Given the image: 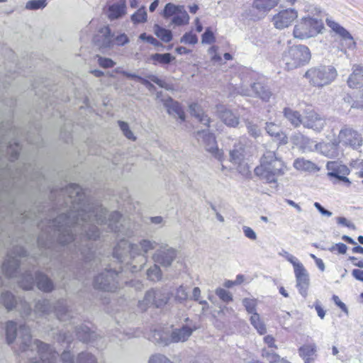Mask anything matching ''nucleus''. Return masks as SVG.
<instances>
[{"label": "nucleus", "instance_id": "29", "mask_svg": "<svg viewBox=\"0 0 363 363\" xmlns=\"http://www.w3.org/2000/svg\"><path fill=\"white\" fill-rule=\"evenodd\" d=\"M148 338L155 344L163 346L168 345L171 343L169 333L164 330L155 329L151 332Z\"/></svg>", "mask_w": 363, "mask_h": 363}, {"label": "nucleus", "instance_id": "33", "mask_svg": "<svg viewBox=\"0 0 363 363\" xmlns=\"http://www.w3.org/2000/svg\"><path fill=\"white\" fill-rule=\"evenodd\" d=\"M245 145L240 140L234 144V147L230 151V161L235 164H240L244 157Z\"/></svg>", "mask_w": 363, "mask_h": 363}, {"label": "nucleus", "instance_id": "49", "mask_svg": "<svg viewBox=\"0 0 363 363\" xmlns=\"http://www.w3.org/2000/svg\"><path fill=\"white\" fill-rule=\"evenodd\" d=\"M248 133L250 135L254 138H257L261 135V130L258 128V126L250 121H247L246 123Z\"/></svg>", "mask_w": 363, "mask_h": 363}, {"label": "nucleus", "instance_id": "47", "mask_svg": "<svg viewBox=\"0 0 363 363\" xmlns=\"http://www.w3.org/2000/svg\"><path fill=\"white\" fill-rule=\"evenodd\" d=\"M216 294L225 303H229L233 301L232 294L224 289H217L216 290Z\"/></svg>", "mask_w": 363, "mask_h": 363}, {"label": "nucleus", "instance_id": "28", "mask_svg": "<svg viewBox=\"0 0 363 363\" xmlns=\"http://www.w3.org/2000/svg\"><path fill=\"white\" fill-rule=\"evenodd\" d=\"M347 84L350 87L353 89L363 87V67L354 65L353 72L349 77Z\"/></svg>", "mask_w": 363, "mask_h": 363}, {"label": "nucleus", "instance_id": "57", "mask_svg": "<svg viewBox=\"0 0 363 363\" xmlns=\"http://www.w3.org/2000/svg\"><path fill=\"white\" fill-rule=\"evenodd\" d=\"M187 298L188 292L186 291V289L182 286H179L177 290L176 299L179 301H182L186 300Z\"/></svg>", "mask_w": 363, "mask_h": 363}, {"label": "nucleus", "instance_id": "45", "mask_svg": "<svg viewBox=\"0 0 363 363\" xmlns=\"http://www.w3.org/2000/svg\"><path fill=\"white\" fill-rule=\"evenodd\" d=\"M131 20L135 23H143L147 21V12L145 7L139 9L131 16Z\"/></svg>", "mask_w": 363, "mask_h": 363}, {"label": "nucleus", "instance_id": "31", "mask_svg": "<svg viewBox=\"0 0 363 363\" xmlns=\"http://www.w3.org/2000/svg\"><path fill=\"white\" fill-rule=\"evenodd\" d=\"M167 112L169 115L174 117H178L181 121H184L185 119V114L182 110L180 104L172 99H169L164 103Z\"/></svg>", "mask_w": 363, "mask_h": 363}, {"label": "nucleus", "instance_id": "10", "mask_svg": "<svg viewBox=\"0 0 363 363\" xmlns=\"http://www.w3.org/2000/svg\"><path fill=\"white\" fill-rule=\"evenodd\" d=\"M94 286L104 291H116L121 287L119 273L115 270L106 269L94 278Z\"/></svg>", "mask_w": 363, "mask_h": 363}, {"label": "nucleus", "instance_id": "9", "mask_svg": "<svg viewBox=\"0 0 363 363\" xmlns=\"http://www.w3.org/2000/svg\"><path fill=\"white\" fill-rule=\"evenodd\" d=\"M324 28L323 23L318 18L306 17L295 26L294 35L296 38L308 39L317 35Z\"/></svg>", "mask_w": 363, "mask_h": 363}, {"label": "nucleus", "instance_id": "7", "mask_svg": "<svg viewBox=\"0 0 363 363\" xmlns=\"http://www.w3.org/2000/svg\"><path fill=\"white\" fill-rule=\"evenodd\" d=\"M19 286L26 290L33 289L35 281L37 287L44 291L50 292L54 289L52 281L45 274L38 272L35 274V277L30 271L22 274L17 280Z\"/></svg>", "mask_w": 363, "mask_h": 363}, {"label": "nucleus", "instance_id": "48", "mask_svg": "<svg viewBox=\"0 0 363 363\" xmlns=\"http://www.w3.org/2000/svg\"><path fill=\"white\" fill-rule=\"evenodd\" d=\"M242 303L249 313L252 315L254 313H256V301L255 299L244 298Z\"/></svg>", "mask_w": 363, "mask_h": 363}, {"label": "nucleus", "instance_id": "59", "mask_svg": "<svg viewBox=\"0 0 363 363\" xmlns=\"http://www.w3.org/2000/svg\"><path fill=\"white\" fill-rule=\"evenodd\" d=\"M214 39L213 34L209 29H207L202 35L203 43L211 44L214 42Z\"/></svg>", "mask_w": 363, "mask_h": 363}, {"label": "nucleus", "instance_id": "36", "mask_svg": "<svg viewBox=\"0 0 363 363\" xmlns=\"http://www.w3.org/2000/svg\"><path fill=\"white\" fill-rule=\"evenodd\" d=\"M125 0L121 4H114L109 6L108 16L111 20L118 18L125 13Z\"/></svg>", "mask_w": 363, "mask_h": 363}, {"label": "nucleus", "instance_id": "25", "mask_svg": "<svg viewBox=\"0 0 363 363\" xmlns=\"http://www.w3.org/2000/svg\"><path fill=\"white\" fill-rule=\"evenodd\" d=\"M19 263L20 261L16 256L8 255L2 266L3 272L9 277H17L19 273Z\"/></svg>", "mask_w": 363, "mask_h": 363}, {"label": "nucleus", "instance_id": "35", "mask_svg": "<svg viewBox=\"0 0 363 363\" xmlns=\"http://www.w3.org/2000/svg\"><path fill=\"white\" fill-rule=\"evenodd\" d=\"M294 167L298 170L306 172H317L320 169L315 163L303 158L296 159L294 162Z\"/></svg>", "mask_w": 363, "mask_h": 363}, {"label": "nucleus", "instance_id": "14", "mask_svg": "<svg viewBox=\"0 0 363 363\" xmlns=\"http://www.w3.org/2000/svg\"><path fill=\"white\" fill-rule=\"evenodd\" d=\"M196 138L205 147L206 151L210 152L218 160L223 158V152L222 150L218 148L217 143L213 134L210 133L208 130H203L196 132Z\"/></svg>", "mask_w": 363, "mask_h": 363}, {"label": "nucleus", "instance_id": "38", "mask_svg": "<svg viewBox=\"0 0 363 363\" xmlns=\"http://www.w3.org/2000/svg\"><path fill=\"white\" fill-rule=\"evenodd\" d=\"M279 4V0H254L253 6L260 11H270Z\"/></svg>", "mask_w": 363, "mask_h": 363}, {"label": "nucleus", "instance_id": "2", "mask_svg": "<svg viewBox=\"0 0 363 363\" xmlns=\"http://www.w3.org/2000/svg\"><path fill=\"white\" fill-rule=\"evenodd\" d=\"M6 338L7 343L11 345L16 340L18 348L16 352L22 354L21 357H26L30 362L36 360L48 361L49 363H55L59 354L51 347L38 340H32L30 330L26 325H22L17 329L16 323L9 320L6 323Z\"/></svg>", "mask_w": 363, "mask_h": 363}, {"label": "nucleus", "instance_id": "5", "mask_svg": "<svg viewBox=\"0 0 363 363\" xmlns=\"http://www.w3.org/2000/svg\"><path fill=\"white\" fill-rule=\"evenodd\" d=\"M311 57L308 48L298 45L286 48L282 53L281 60L284 63L286 69L293 70L308 63Z\"/></svg>", "mask_w": 363, "mask_h": 363}, {"label": "nucleus", "instance_id": "13", "mask_svg": "<svg viewBox=\"0 0 363 363\" xmlns=\"http://www.w3.org/2000/svg\"><path fill=\"white\" fill-rule=\"evenodd\" d=\"M0 301L8 311L16 308L23 317L29 315L31 312V307L28 303L22 300L18 302L13 295L9 291L1 294Z\"/></svg>", "mask_w": 363, "mask_h": 363}, {"label": "nucleus", "instance_id": "12", "mask_svg": "<svg viewBox=\"0 0 363 363\" xmlns=\"http://www.w3.org/2000/svg\"><path fill=\"white\" fill-rule=\"evenodd\" d=\"M162 15L164 18L172 17L171 24L176 26L188 24L190 18L184 6L175 5L172 3L165 5Z\"/></svg>", "mask_w": 363, "mask_h": 363}, {"label": "nucleus", "instance_id": "23", "mask_svg": "<svg viewBox=\"0 0 363 363\" xmlns=\"http://www.w3.org/2000/svg\"><path fill=\"white\" fill-rule=\"evenodd\" d=\"M326 23L331 30L335 32L337 35L342 38V40L347 42L348 48H352L354 45L353 38L351 34L338 23L335 22L331 18H326Z\"/></svg>", "mask_w": 363, "mask_h": 363}, {"label": "nucleus", "instance_id": "21", "mask_svg": "<svg viewBox=\"0 0 363 363\" xmlns=\"http://www.w3.org/2000/svg\"><path fill=\"white\" fill-rule=\"evenodd\" d=\"M296 287L299 293L303 297L308 295V289L310 284L309 276L304 267L297 269L295 272Z\"/></svg>", "mask_w": 363, "mask_h": 363}, {"label": "nucleus", "instance_id": "24", "mask_svg": "<svg viewBox=\"0 0 363 363\" xmlns=\"http://www.w3.org/2000/svg\"><path fill=\"white\" fill-rule=\"evenodd\" d=\"M216 112L218 117L228 126L235 127L239 124V118L235 116L234 113L225 106L220 104L217 105Z\"/></svg>", "mask_w": 363, "mask_h": 363}, {"label": "nucleus", "instance_id": "63", "mask_svg": "<svg viewBox=\"0 0 363 363\" xmlns=\"http://www.w3.org/2000/svg\"><path fill=\"white\" fill-rule=\"evenodd\" d=\"M337 220V223L340 225H342L344 226H346L349 228H351V229H354L355 228V226L354 225L351 223L350 221H349L345 217H337L336 218Z\"/></svg>", "mask_w": 363, "mask_h": 363}, {"label": "nucleus", "instance_id": "53", "mask_svg": "<svg viewBox=\"0 0 363 363\" xmlns=\"http://www.w3.org/2000/svg\"><path fill=\"white\" fill-rule=\"evenodd\" d=\"M262 357H264L269 363H279L280 357L273 352H269L267 351L262 352Z\"/></svg>", "mask_w": 363, "mask_h": 363}, {"label": "nucleus", "instance_id": "18", "mask_svg": "<svg viewBox=\"0 0 363 363\" xmlns=\"http://www.w3.org/2000/svg\"><path fill=\"white\" fill-rule=\"evenodd\" d=\"M325 125V118L313 111L306 112L303 116V125L304 128L320 133L323 130Z\"/></svg>", "mask_w": 363, "mask_h": 363}, {"label": "nucleus", "instance_id": "17", "mask_svg": "<svg viewBox=\"0 0 363 363\" xmlns=\"http://www.w3.org/2000/svg\"><path fill=\"white\" fill-rule=\"evenodd\" d=\"M297 16L295 9H284L274 16L272 22L276 28L281 30L289 27Z\"/></svg>", "mask_w": 363, "mask_h": 363}, {"label": "nucleus", "instance_id": "64", "mask_svg": "<svg viewBox=\"0 0 363 363\" xmlns=\"http://www.w3.org/2000/svg\"><path fill=\"white\" fill-rule=\"evenodd\" d=\"M314 206L324 216L330 217L333 215L332 212L324 208L318 202H315Z\"/></svg>", "mask_w": 363, "mask_h": 363}, {"label": "nucleus", "instance_id": "26", "mask_svg": "<svg viewBox=\"0 0 363 363\" xmlns=\"http://www.w3.org/2000/svg\"><path fill=\"white\" fill-rule=\"evenodd\" d=\"M267 133L272 137H274L279 145H285L288 143V138L286 135L281 130V128L274 123H266L265 127Z\"/></svg>", "mask_w": 363, "mask_h": 363}, {"label": "nucleus", "instance_id": "58", "mask_svg": "<svg viewBox=\"0 0 363 363\" xmlns=\"http://www.w3.org/2000/svg\"><path fill=\"white\" fill-rule=\"evenodd\" d=\"M60 359L62 363H74V356L69 351L65 350L61 354Z\"/></svg>", "mask_w": 363, "mask_h": 363}, {"label": "nucleus", "instance_id": "39", "mask_svg": "<svg viewBox=\"0 0 363 363\" xmlns=\"http://www.w3.org/2000/svg\"><path fill=\"white\" fill-rule=\"evenodd\" d=\"M154 33L164 43H169L172 40V31L160 27L159 25L155 24L154 26Z\"/></svg>", "mask_w": 363, "mask_h": 363}, {"label": "nucleus", "instance_id": "32", "mask_svg": "<svg viewBox=\"0 0 363 363\" xmlns=\"http://www.w3.org/2000/svg\"><path fill=\"white\" fill-rule=\"evenodd\" d=\"M251 89L255 96L260 98L262 101H268L272 96V92L269 88L262 83L256 82L251 86Z\"/></svg>", "mask_w": 363, "mask_h": 363}, {"label": "nucleus", "instance_id": "34", "mask_svg": "<svg viewBox=\"0 0 363 363\" xmlns=\"http://www.w3.org/2000/svg\"><path fill=\"white\" fill-rule=\"evenodd\" d=\"M284 114L286 118L290 123L295 128L303 125V116H301L300 113L297 111L292 110L289 108H285Z\"/></svg>", "mask_w": 363, "mask_h": 363}, {"label": "nucleus", "instance_id": "3", "mask_svg": "<svg viewBox=\"0 0 363 363\" xmlns=\"http://www.w3.org/2000/svg\"><path fill=\"white\" fill-rule=\"evenodd\" d=\"M281 159L274 151L267 150L260 160V165L255 169V174L267 183H277L286 171Z\"/></svg>", "mask_w": 363, "mask_h": 363}, {"label": "nucleus", "instance_id": "41", "mask_svg": "<svg viewBox=\"0 0 363 363\" xmlns=\"http://www.w3.org/2000/svg\"><path fill=\"white\" fill-rule=\"evenodd\" d=\"M151 59L154 61L155 65L157 63L167 65L174 60L175 57L170 53H155L152 55Z\"/></svg>", "mask_w": 363, "mask_h": 363}, {"label": "nucleus", "instance_id": "54", "mask_svg": "<svg viewBox=\"0 0 363 363\" xmlns=\"http://www.w3.org/2000/svg\"><path fill=\"white\" fill-rule=\"evenodd\" d=\"M285 258L287 261H289L290 263L293 264L294 272L297 269H301L303 267V264L301 263L296 257H295L294 255L289 254V252H286Z\"/></svg>", "mask_w": 363, "mask_h": 363}, {"label": "nucleus", "instance_id": "15", "mask_svg": "<svg viewBox=\"0 0 363 363\" xmlns=\"http://www.w3.org/2000/svg\"><path fill=\"white\" fill-rule=\"evenodd\" d=\"M362 135L352 128L345 125L340 130L337 143L357 149L362 145Z\"/></svg>", "mask_w": 363, "mask_h": 363}, {"label": "nucleus", "instance_id": "51", "mask_svg": "<svg viewBox=\"0 0 363 363\" xmlns=\"http://www.w3.org/2000/svg\"><path fill=\"white\" fill-rule=\"evenodd\" d=\"M181 43L194 45L198 42V38L196 35L191 33H186L180 40Z\"/></svg>", "mask_w": 363, "mask_h": 363}, {"label": "nucleus", "instance_id": "22", "mask_svg": "<svg viewBox=\"0 0 363 363\" xmlns=\"http://www.w3.org/2000/svg\"><path fill=\"white\" fill-rule=\"evenodd\" d=\"M94 43L101 48H109L113 45V35L108 26H104L94 38Z\"/></svg>", "mask_w": 363, "mask_h": 363}, {"label": "nucleus", "instance_id": "27", "mask_svg": "<svg viewBox=\"0 0 363 363\" xmlns=\"http://www.w3.org/2000/svg\"><path fill=\"white\" fill-rule=\"evenodd\" d=\"M194 329L188 325L173 330L169 334L171 342H184L191 335Z\"/></svg>", "mask_w": 363, "mask_h": 363}, {"label": "nucleus", "instance_id": "43", "mask_svg": "<svg viewBox=\"0 0 363 363\" xmlns=\"http://www.w3.org/2000/svg\"><path fill=\"white\" fill-rule=\"evenodd\" d=\"M147 278L153 281H157L162 278V271L159 266L154 264L147 271Z\"/></svg>", "mask_w": 363, "mask_h": 363}, {"label": "nucleus", "instance_id": "52", "mask_svg": "<svg viewBox=\"0 0 363 363\" xmlns=\"http://www.w3.org/2000/svg\"><path fill=\"white\" fill-rule=\"evenodd\" d=\"M118 124L121 130L123 131L124 135L130 140H135L133 132L129 129V126L127 123L123 121H118Z\"/></svg>", "mask_w": 363, "mask_h": 363}, {"label": "nucleus", "instance_id": "42", "mask_svg": "<svg viewBox=\"0 0 363 363\" xmlns=\"http://www.w3.org/2000/svg\"><path fill=\"white\" fill-rule=\"evenodd\" d=\"M317 352V347L315 344L305 345L298 349L299 355L303 358H308L315 355Z\"/></svg>", "mask_w": 363, "mask_h": 363}, {"label": "nucleus", "instance_id": "40", "mask_svg": "<svg viewBox=\"0 0 363 363\" xmlns=\"http://www.w3.org/2000/svg\"><path fill=\"white\" fill-rule=\"evenodd\" d=\"M250 323L260 335H264L266 333V326L261 320L259 315L257 313H254L251 315Z\"/></svg>", "mask_w": 363, "mask_h": 363}, {"label": "nucleus", "instance_id": "50", "mask_svg": "<svg viewBox=\"0 0 363 363\" xmlns=\"http://www.w3.org/2000/svg\"><path fill=\"white\" fill-rule=\"evenodd\" d=\"M149 363H174L167 357L161 354L152 355L149 360Z\"/></svg>", "mask_w": 363, "mask_h": 363}, {"label": "nucleus", "instance_id": "20", "mask_svg": "<svg viewBox=\"0 0 363 363\" xmlns=\"http://www.w3.org/2000/svg\"><path fill=\"white\" fill-rule=\"evenodd\" d=\"M75 335L82 342L92 343L93 345L96 347H101L97 341V334L91 331L89 328L85 325L75 328Z\"/></svg>", "mask_w": 363, "mask_h": 363}, {"label": "nucleus", "instance_id": "30", "mask_svg": "<svg viewBox=\"0 0 363 363\" xmlns=\"http://www.w3.org/2000/svg\"><path fill=\"white\" fill-rule=\"evenodd\" d=\"M189 108L191 116L195 117L203 125L209 127L210 118L205 114L201 106L196 103H192L189 105Z\"/></svg>", "mask_w": 363, "mask_h": 363}, {"label": "nucleus", "instance_id": "60", "mask_svg": "<svg viewBox=\"0 0 363 363\" xmlns=\"http://www.w3.org/2000/svg\"><path fill=\"white\" fill-rule=\"evenodd\" d=\"M242 230L246 238L252 240H255L257 239L256 233L250 227L245 225L242 227Z\"/></svg>", "mask_w": 363, "mask_h": 363}, {"label": "nucleus", "instance_id": "61", "mask_svg": "<svg viewBox=\"0 0 363 363\" xmlns=\"http://www.w3.org/2000/svg\"><path fill=\"white\" fill-rule=\"evenodd\" d=\"M98 62L101 67L104 68L112 67L115 65L112 60L101 57H99Z\"/></svg>", "mask_w": 363, "mask_h": 363}, {"label": "nucleus", "instance_id": "6", "mask_svg": "<svg viewBox=\"0 0 363 363\" xmlns=\"http://www.w3.org/2000/svg\"><path fill=\"white\" fill-rule=\"evenodd\" d=\"M337 76L336 69L333 66H319L307 70L304 77L314 86H323L330 84Z\"/></svg>", "mask_w": 363, "mask_h": 363}, {"label": "nucleus", "instance_id": "8", "mask_svg": "<svg viewBox=\"0 0 363 363\" xmlns=\"http://www.w3.org/2000/svg\"><path fill=\"white\" fill-rule=\"evenodd\" d=\"M35 310L44 315L53 312L61 322H67L72 318L71 311L68 310L66 301L64 299L57 301L55 306H52L49 300H40L36 303Z\"/></svg>", "mask_w": 363, "mask_h": 363}, {"label": "nucleus", "instance_id": "44", "mask_svg": "<svg viewBox=\"0 0 363 363\" xmlns=\"http://www.w3.org/2000/svg\"><path fill=\"white\" fill-rule=\"evenodd\" d=\"M47 6L46 0H30L26 4L27 10H38L44 9Z\"/></svg>", "mask_w": 363, "mask_h": 363}, {"label": "nucleus", "instance_id": "16", "mask_svg": "<svg viewBox=\"0 0 363 363\" xmlns=\"http://www.w3.org/2000/svg\"><path fill=\"white\" fill-rule=\"evenodd\" d=\"M177 250L168 245L161 246L153 255V260L163 267L170 266L177 257Z\"/></svg>", "mask_w": 363, "mask_h": 363}, {"label": "nucleus", "instance_id": "37", "mask_svg": "<svg viewBox=\"0 0 363 363\" xmlns=\"http://www.w3.org/2000/svg\"><path fill=\"white\" fill-rule=\"evenodd\" d=\"M338 143L337 140L332 143L320 145V151L323 155L330 158L336 157L338 155Z\"/></svg>", "mask_w": 363, "mask_h": 363}, {"label": "nucleus", "instance_id": "56", "mask_svg": "<svg viewBox=\"0 0 363 363\" xmlns=\"http://www.w3.org/2000/svg\"><path fill=\"white\" fill-rule=\"evenodd\" d=\"M139 38L142 40L147 41L155 46L161 45V43L156 38L152 35H147L145 33L140 34Z\"/></svg>", "mask_w": 363, "mask_h": 363}, {"label": "nucleus", "instance_id": "11", "mask_svg": "<svg viewBox=\"0 0 363 363\" xmlns=\"http://www.w3.org/2000/svg\"><path fill=\"white\" fill-rule=\"evenodd\" d=\"M169 299V295L166 291L150 289L145 293L143 299L139 301L138 307L143 311H145L150 306L161 308L168 302Z\"/></svg>", "mask_w": 363, "mask_h": 363}, {"label": "nucleus", "instance_id": "55", "mask_svg": "<svg viewBox=\"0 0 363 363\" xmlns=\"http://www.w3.org/2000/svg\"><path fill=\"white\" fill-rule=\"evenodd\" d=\"M113 45L116 44L119 46L124 45L129 43V38L124 33L120 34L115 38L113 37Z\"/></svg>", "mask_w": 363, "mask_h": 363}, {"label": "nucleus", "instance_id": "62", "mask_svg": "<svg viewBox=\"0 0 363 363\" xmlns=\"http://www.w3.org/2000/svg\"><path fill=\"white\" fill-rule=\"evenodd\" d=\"M148 78L151 82L157 84L160 87L169 89L168 84L164 81L159 79L157 76L150 75Z\"/></svg>", "mask_w": 363, "mask_h": 363}, {"label": "nucleus", "instance_id": "46", "mask_svg": "<svg viewBox=\"0 0 363 363\" xmlns=\"http://www.w3.org/2000/svg\"><path fill=\"white\" fill-rule=\"evenodd\" d=\"M351 169L359 177L363 178V160L358 159L350 163Z\"/></svg>", "mask_w": 363, "mask_h": 363}, {"label": "nucleus", "instance_id": "4", "mask_svg": "<svg viewBox=\"0 0 363 363\" xmlns=\"http://www.w3.org/2000/svg\"><path fill=\"white\" fill-rule=\"evenodd\" d=\"M157 242L153 240L143 239L138 243L133 244L125 238H121L113 250V257L119 262H125L127 258H135L140 257L141 262H146L145 254L150 250L155 249Z\"/></svg>", "mask_w": 363, "mask_h": 363}, {"label": "nucleus", "instance_id": "19", "mask_svg": "<svg viewBox=\"0 0 363 363\" xmlns=\"http://www.w3.org/2000/svg\"><path fill=\"white\" fill-rule=\"evenodd\" d=\"M327 169L329 171L328 176L334 177L338 181L350 184L349 179L346 175L349 174L350 170L345 166L340 164L336 162H328L327 163Z\"/></svg>", "mask_w": 363, "mask_h": 363}, {"label": "nucleus", "instance_id": "1", "mask_svg": "<svg viewBox=\"0 0 363 363\" xmlns=\"http://www.w3.org/2000/svg\"><path fill=\"white\" fill-rule=\"evenodd\" d=\"M67 196V205L70 204L67 213H61L56 218L49 220L48 232H52L62 245L73 242L74 251L79 252L84 262V268L91 269L101 263V258L93 250L91 240L100 235L95 225L107 224L111 231L123 233L121 215L118 211L111 212L107 219V211L101 206H95L85 201L81 186L70 184L63 191Z\"/></svg>", "mask_w": 363, "mask_h": 363}]
</instances>
